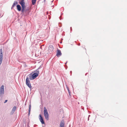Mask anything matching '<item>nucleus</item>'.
I'll list each match as a JSON object with an SVG mask.
<instances>
[{"instance_id": "obj_1", "label": "nucleus", "mask_w": 127, "mask_h": 127, "mask_svg": "<svg viewBox=\"0 0 127 127\" xmlns=\"http://www.w3.org/2000/svg\"><path fill=\"white\" fill-rule=\"evenodd\" d=\"M38 76L37 73H34L33 74L32 73H30L29 75L30 79L31 80H33Z\"/></svg>"}, {"instance_id": "obj_2", "label": "nucleus", "mask_w": 127, "mask_h": 127, "mask_svg": "<svg viewBox=\"0 0 127 127\" xmlns=\"http://www.w3.org/2000/svg\"><path fill=\"white\" fill-rule=\"evenodd\" d=\"M44 114L45 118L47 120L49 119V114L47 110L45 107L44 108Z\"/></svg>"}, {"instance_id": "obj_3", "label": "nucleus", "mask_w": 127, "mask_h": 127, "mask_svg": "<svg viewBox=\"0 0 127 127\" xmlns=\"http://www.w3.org/2000/svg\"><path fill=\"white\" fill-rule=\"evenodd\" d=\"M4 93V86L3 85L1 86L0 88V96L2 98L3 97V95Z\"/></svg>"}, {"instance_id": "obj_4", "label": "nucleus", "mask_w": 127, "mask_h": 127, "mask_svg": "<svg viewBox=\"0 0 127 127\" xmlns=\"http://www.w3.org/2000/svg\"><path fill=\"white\" fill-rule=\"evenodd\" d=\"M26 84L31 89L32 88L31 85L28 77H27L26 79Z\"/></svg>"}, {"instance_id": "obj_5", "label": "nucleus", "mask_w": 127, "mask_h": 127, "mask_svg": "<svg viewBox=\"0 0 127 127\" xmlns=\"http://www.w3.org/2000/svg\"><path fill=\"white\" fill-rule=\"evenodd\" d=\"M3 57V54L2 51L1 49H0V65L2 62Z\"/></svg>"}, {"instance_id": "obj_6", "label": "nucleus", "mask_w": 127, "mask_h": 127, "mask_svg": "<svg viewBox=\"0 0 127 127\" xmlns=\"http://www.w3.org/2000/svg\"><path fill=\"white\" fill-rule=\"evenodd\" d=\"M19 3L21 5L22 8H25L26 6L25 5L24 0H21L19 2Z\"/></svg>"}, {"instance_id": "obj_7", "label": "nucleus", "mask_w": 127, "mask_h": 127, "mask_svg": "<svg viewBox=\"0 0 127 127\" xmlns=\"http://www.w3.org/2000/svg\"><path fill=\"white\" fill-rule=\"evenodd\" d=\"M39 119L41 122L42 124H45V123L41 115V114H40L39 115Z\"/></svg>"}, {"instance_id": "obj_8", "label": "nucleus", "mask_w": 127, "mask_h": 127, "mask_svg": "<svg viewBox=\"0 0 127 127\" xmlns=\"http://www.w3.org/2000/svg\"><path fill=\"white\" fill-rule=\"evenodd\" d=\"M62 53L61 50L58 49L57 52L56 56L58 57H59L62 55Z\"/></svg>"}, {"instance_id": "obj_9", "label": "nucleus", "mask_w": 127, "mask_h": 127, "mask_svg": "<svg viewBox=\"0 0 127 127\" xmlns=\"http://www.w3.org/2000/svg\"><path fill=\"white\" fill-rule=\"evenodd\" d=\"M64 120H62L60 123V127H64Z\"/></svg>"}, {"instance_id": "obj_10", "label": "nucleus", "mask_w": 127, "mask_h": 127, "mask_svg": "<svg viewBox=\"0 0 127 127\" xmlns=\"http://www.w3.org/2000/svg\"><path fill=\"white\" fill-rule=\"evenodd\" d=\"M18 3L17 1H15L13 3L11 7V9H13V8L15 6L18 4Z\"/></svg>"}, {"instance_id": "obj_11", "label": "nucleus", "mask_w": 127, "mask_h": 127, "mask_svg": "<svg viewBox=\"0 0 127 127\" xmlns=\"http://www.w3.org/2000/svg\"><path fill=\"white\" fill-rule=\"evenodd\" d=\"M17 9L19 11H20L21 9V8L20 5L19 4H18L16 6Z\"/></svg>"}, {"instance_id": "obj_12", "label": "nucleus", "mask_w": 127, "mask_h": 127, "mask_svg": "<svg viewBox=\"0 0 127 127\" xmlns=\"http://www.w3.org/2000/svg\"><path fill=\"white\" fill-rule=\"evenodd\" d=\"M49 50H50V51H52L54 50L53 46L52 45H50L48 47Z\"/></svg>"}, {"instance_id": "obj_13", "label": "nucleus", "mask_w": 127, "mask_h": 127, "mask_svg": "<svg viewBox=\"0 0 127 127\" xmlns=\"http://www.w3.org/2000/svg\"><path fill=\"white\" fill-rule=\"evenodd\" d=\"M40 68V67H39L38 69L36 70L35 71H34V72H35V73H37L38 74V75L39 74V71L38 69Z\"/></svg>"}, {"instance_id": "obj_14", "label": "nucleus", "mask_w": 127, "mask_h": 127, "mask_svg": "<svg viewBox=\"0 0 127 127\" xmlns=\"http://www.w3.org/2000/svg\"><path fill=\"white\" fill-rule=\"evenodd\" d=\"M16 109V106H14L12 108V112L13 113H14V112L15 111V110Z\"/></svg>"}, {"instance_id": "obj_15", "label": "nucleus", "mask_w": 127, "mask_h": 127, "mask_svg": "<svg viewBox=\"0 0 127 127\" xmlns=\"http://www.w3.org/2000/svg\"><path fill=\"white\" fill-rule=\"evenodd\" d=\"M31 105L30 104L29 105V113H28V115H30V111H31Z\"/></svg>"}, {"instance_id": "obj_16", "label": "nucleus", "mask_w": 127, "mask_h": 127, "mask_svg": "<svg viewBox=\"0 0 127 127\" xmlns=\"http://www.w3.org/2000/svg\"><path fill=\"white\" fill-rule=\"evenodd\" d=\"M36 0H32V3L33 5H34L36 2Z\"/></svg>"}, {"instance_id": "obj_17", "label": "nucleus", "mask_w": 127, "mask_h": 127, "mask_svg": "<svg viewBox=\"0 0 127 127\" xmlns=\"http://www.w3.org/2000/svg\"><path fill=\"white\" fill-rule=\"evenodd\" d=\"M67 90H68V93H69V95L70 96L71 95V92H70V91L69 90V89L68 88L67 89Z\"/></svg>"}, {"instance_id": "obj_18", "label": "nucleus", "mask_w": 127, "mask_h": 127, "mask_svg": "<svg viewBox=\"0 0 127 127\" xmlns=\"http://www.w3.org/2000/svg\"><path fill=\"white\" fill-rule=\"evenodd\" d=\"M25 8H22V9L21 10V12L22 13H24V12L25 11Z\"/></svg>"}, {"instance_id": "obj_19", "label": "nucleus", "mask_w": 127, "mask_h": 127, "mask_svg": "<svg viewBox=\"0 0 127 127\" xmlns=\"http://www.w3.org/2000/svg\"><path fill=\"white\" fill-rule=\"evenodd\" d=\"M7 100H5V101L4 102V103H5L6 102H7Z\"/></svg>"}, {"instance_id": "obj_20", "label": "nucleus", "mask_w": 127, "mask_h": 127, "mask_svg": "<svg viewBox=\"0 0 127 127\" xmlns=\"http://www.w3.org/2000/svg\"><path fill=\"white\" fill-rule=\"evenodd\" d=\"M25 11L26 12H27V9H26L25 10Z\"/></svg>"}, {"instance_id": "obj_21", "label": "nucleus", "mask_w": 127, "mask_h": 127, "mask_svg": "<svg viewBox=\"0 0 127 127\" xmlns=\"http://www.w3.org/2000/svg\"><path fill=\"white\" fill-rule=\"evenodd\" d=\"M72 72V71H70V74H71V75Z\"/></svg>"}, {"instance_id": "obj_22", "label": "nucleus", "mask_w": 127, "mask_h": 127, "mask_svg": "<svg viewBox=\"0 0 127 127\" xmlns=\"http://www.w3.org/2000/svg\"><path fill=\"white\" fill-rule=\"evenodd\" d=\"M90 116V115H89V117H88V120H89V116Z\"/></svg>"}, {"instance_id": "obj_23", "label": "nucleus", "mask_w": 127, "mask_h": 127, "mask_svg": "<svg viewBox=\"0 0 127 127\" xmlns=\"http://www.w3.org/2000/svg\"><path fill=\"white\" fill-rule=\"evenodd\" d=\"M70 29H71V30H72V28H71V27H70Z\"/></svg>"}, {"instance_id": "obj_24", "label": "nucleus", "mask_w": 127, "mask_h": 127, "mask_svg": "<svg viewBox=\"0 0 127 127\" xmlns=\"http://www.w3.org/2000/svg\"><path fill=\"white\" fill-rule=\"evenodd\" d=\"M27 9V10H29V8H28Z\"/></svg>"}, {"instance_id": "obj_25", "label": "nucleus", "mask_w": 127, "mask_h": 127, "mask_svg": "<svg viewBox=\"0 0 127 127\" xmlns=\"http://www.w3.org/2000/svg\"><path fill=\"white\" fill-rule=\"evenodd\" d=\"M59 18L60 20L61 19V18L60 17H59Z\"/></svg>"}, {"instance_id": "obj_26", "label": "nucleus", "mask_w": 127, "mask_h": 127, "mask_svg": "<svg viewBox=\"0 0 127 127\" xmlns=\"http://www.w3.org/2000/svg\"><path fill=\"white\" fill-rule=\"evenodd\" d=\"M67 63V62H66L65 63V64H66V63Z\"/></svg>"}, {"instance_id": "obj_27", "label": "nucleus", "mask_w": 127, "mask_h": 127, "mask_svg": "<svg viewBox=\"0 0 127 127\" xmlns=\"http://www.w3.org/2000/svg\"><path fill=\"white\" fill-rule=\"evenodd\" d=\"M87 73L86 74H85V75H86H86H87Z\"/></svg>"}, {"instance_id": "obj_28", "label": "nucleus", "mask_w": 127, "mask_h": 127, "mask_svg": "<svg viewBox=\"0 0 127 127\" xmlns=\"http://www.w3.org/2000/svg\"><path fill=\"white\" fill-rule=\"evenodd\" d=\"M80 45V44H79L78 45Z\"/></svg>"}, {"instance_id": "obj_29", "label": "nucleus", "mask_w": 127, "mask_h": 127, "mask_svg": "<svg viewBox=\"0 0 127 127\" xmlns=\"http://www.w3.org/2000/svg\"><path fill=\"white\" fill-rule=\"evenodd\" d=\"M29 13V12H28V13Z\"/></svg>"}, {"instance_id": "obj_30", "label": "nucleus", "mask_w": 127, "mask_h": 127, "mask_svg": "<svg viewBox=\"0 0 127 127\" xmlns=\"http://www.w3.org/2000/svg\"><path fill=\"white\" fill-rule=\"evenodd\" d=\"M2 16H1V17H2Z\"/></svg>"}]
</instances>
